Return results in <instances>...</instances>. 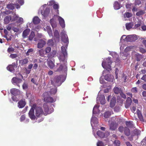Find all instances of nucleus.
I'll list each match as a JSON object with an SVG mask.
<instances>
[{
  "label": "nucleus",
  "mask_w": 146,
  "mask_h": 146,
  "mask_svg": "<svg viewBox=\"0 0 146 146\" xmlns=\"http://www.w3.org/2000/svg\"><path fill=\"white\" fill-rule=\"evenodd\" d=\"M64 77L63 75L57 76H55L53 80H51V83L54 86H59L64 81H61V79Z\"/></svg>",
  "instance_id": "f257e3e1"
},
{
  "label": "nucleus",
  "mask_w": 146,
  "mask_h": 146,
  "mask_svg": "<svg viewBox=\"0 0 146 146\" xmlns=\"http://www.w3.org/2000/svg\"><path fill=\"white\" fill-rule=\"evenodd\" d=\"M111 57H108L102 62V66L103 68L109 71L111 70V65L112 62Z\"/></svg>",
  "instance_id": "f03ea898"
},
{
  "label": "nucleus",
  "mask_w": 146,
  "mask_h": 146,
  "mask_svg": "<svg viewBox=\"0 0 146 146\" xmlns=\"http://www.w3.org/2000/svg\"><path fill=\"white\" fill-rule=\"evenodd\" d=\"M59 64V66L56 71L60 72H65L67 70V64H65V63L62 64L60 63V64H57L58 65Z\"/></svg>",
  "instance_id": "7ed1b4c3"
},
{
  "label": "nucleus",
  "mask_w": 146,
  "mask_h": 146,
  "mask_svg": "<svg viewBox=\"0 0 146 146\" xmlns=\"http://www.w3.org/2000/svg\"><path fill=\"white\" fill-rule=\"evenodd\" d=\"M23 81L22 79L19 78L17 76L13 77L11 79L12 83L16 85L19 87H20L19 84L21 83Z\"/></svg>",
  "instance_id": "20e7f679"
},
{
  "label": "nucleus",
  "mask_w": 146,
  "mask_h": 146,
  "mask_svg": "<svg viewBox=\"0 0 146 146\" xmlns=\"http://www.w3.org/2000/svg\"><path fill=\"white\" fill-rule=\"evenodd\" d=\"M43 108L44 110V113L45 116L50 114L54 111V109L53 108H52V110H49L48 106L46 104H44L43 105Z\"/></svg>",
  "instance_id": "39448f33"
},
{
  "label": "nucleus",
  "mask_w": 146,
  "mask_h": 146,
  "mask_svg": "<svg viewBox=\"0 0 146 146\" xmlns=\"http://www.w3.org/2000/svg\"><path fill=\"white\" fill-rule=\"evenodd\" d=\"M35 115L37 117H41L42 115H44L43 110L40 107H37L35 109Z\"/></svg>",
  "instance_id": "423d86ee"
},
{
  "label": "nucleus",
  "mask_w": 146,
  "mask_h": 146,
  "mask_svg": "<svg viewBox=\"0 0 146 146\" xmlns=\"http://www.w3.org/2000/svg\"><path fill=\"white\" fill-rule=\"evenodd\" d=\"M36 107V105L33 104L32 107L30 109L29 113V117L32 120H35L36 118V116L34 114V109L33 108H35Z\"/></svg>",
  "instance_id": "0eeeda50"
},
{
  "label": "nucleus",
  "mask_w": 146,
  "mask_h": 146,
  "mask_svg": "<svg viewBox=\"0 0 146 146\" xmlns=\"http://www.w3.org/2000/svg\"><path fill=\"white\" fill-rule=\"evenodd\" d=\"M97 134L99 137L100 138H103L108 137L109 135V133L108 132L104 133L101 131L98 130L97 132Z\"/></svg>",
  "instance_id": "6e6552de"
},
{
  "label": "nucleus",
  "mask_w": 146,
  "mask_h": 146,
  "mask_svg": "<svg viewBox=\"0 0 146 146\" xmlns=\"http://www.w3.org/2000/svg\"><path fill=\"white\" fill-rule=\"evenodd\" d=\"M67 56V55L66 54H60L58 57L60 63L62 62L63 63L67 64L66 61L65 60V57Z\"/></svg>",
  "instance_id": "1a4fd4ad"
},
{
  "label": "nucleus",
  "mask_w": 146,
  "mask_h": 146,
  "mask_svg": "<svg viewBox=\"0 0 146 146\" xmlns=\"http://www.w3.org/2000/svg\"><path fill=\"white\" fill-rule=\"evenodd\" d=\"M17 67L15 62L12 63L11 64L9 65L7 67V69L11 72H14L15 70V68Z\"/></svg>",
  "instance_id": "9d476101"
},
{
  "label": "nucleus",
  "mask_w": 146,
  "mask_h": 146,
  "mask_svg": "<svg viewBox=\"0 0 146 146\" xmlns=\"http://www.w3.org/2000/svg\"><path fill=\"white\" fill-rule=\"evenodd\" d=\"M46 42L42 39H40L38 40L37 44V47L39 48H41L43 47L46 44Z\"/></svg>",
  "instance_id": "9b49d317"
},
{
  "label": "nucleus",
  "mask_w": 146,
  "mask_h": 146,
  "mask_svg": "<svg viewBox=\"0 0 146 146\" xmlns=\"http://www.w3.org/2000/svg\"><path fill=\"white\" fill-rule=\"evenodd\" d=\"M141 132V131L139 130H137V129H134L133 131V133L131 135V137H130L129 138V139L131 141H132L133 140V136L136 135V136H138L140 134V133Z\"/></svg>",
  "instance_id": "f8f14e48"
},
{
  "label": "nucleus",
  "mask_w": 146,
  "mask_h": 146,
  "mask_svg": "<svg viewBox=\"0 0 146 146\" xmlns=\"http://www.w3.org/2000/svg\"><path fill=\"white\" fill-rule=\"evenodd\" d=\"M118 124L115 121H113L110 124V129L114 131L115 130L117 127Z\"/></svg>",
  "instance_id": "ddd939ff"
},
{
  "label": "nucleus",
  "mask_w": 146,
  "mask_h": 146,
  "mask_svg": "<svg viewBox=\"0 0 146 146\" xmlns=\"http://www.w3.org/2000/svg\"><path fill=\"white\" fill-rule=\"evenodd\" d=\"M61 40L64 43H68V39L67 35L66 34L63 33L61 36Z\"/></svg>",
  "instance_id": "4468645a"
},
{
  "label": "nucleus",
  "mask_w": 146,
  "mask_h": 146,
  "mask_svg": "<svg viewBox=\"0 0 146 146\" xmlns=\"http://www.w3.org/2000/svg\"><path fill=\"white\" fill-rule=\"evenodd\" d=\"M10 92L11 94L14 96L19 95L20 94V91L18 89L16 88L11 89Z\"/></svg>",
  "instance_id": "2eb2a0df"
},
{
  "label": "nucleus",
  "mask_w": 146,
  "mask_h": 146,
  "mask_svg": "<svg viewBox=\"0 0 146 146\" xmlns=\"http://www.w3.org/2000/svg\"><path fill=\"white\" fill-rule=\"evenodd\" d=\"M132 100L130 97H127L125 104V107L126 108H128L131 105L132 103Z\"/></svg>",
  "instance_id": "dca6fc26"
},
{
  "label": "nucleus",
  "mask_w": 146,
  "mask_h": 146,
  "mask_svg": "<svg viewBox=\"0 0 146 146\" xmlns=\"http://www.w3.org/2000/svg\"><path fill=\"white\" fill-rule=\"evenodd\" d=\"M28 58H26L24 59H21L19 61V63L22 66L26 65L29 62Z\"/></svg>",
  "instance_id": "f3484780"
},
{
  "label": "nucleus",
  "mask_w": 146,
  "mask_h": 146,
  "mask_svg": "<svg viewBox=\"0 0 146 146\" xmlns=\"http://www.w3.org/2000/svg\"><path fill=\"white\" fill-rule=\"evenodd\" d=\"M104 78L105 80L108 81H112L113 79V76L112 75L107 74L104 77Z\"/></svg>",
  "instance_id": "a211bd4d"
},
{
  "label": "nucleus",
  "mask_w": 146,
  "mask_h": 146,
  "mask_svg": "<svg viewBox=\"0 0 146 146\" xmlns=\"http://www.w3.org/2000/svg\"><path fill=\"white\" fill-rule=\"evenodd\" d=\"M136 39L132 35H129L126 38V40L127 42H132L135 40Z\"/></svg>",
  "instance_id": "6ab92c4d"
},
{
  "label": "nucleus",
  "mask_w": 146,
  "mask_h": 146,
  "mask_svg": "<svg viewBox=\"0 0 146 146\" xmlns=\"http://www.w3.org/2000/svg\"><path fill=\"white\" fill-rule=\"evenodd\" d=\"M18 107L19 108H23L26 105V102L25 100H22L18 102Z\"/></svg>",
  "instance_id": "aec40b11"
},
{
  "label": "nucleus",
  "mask_w": 146,
  "mask_h": 146,
  "mask_svg": "<svg viewBox=\"0 0 146 146\" xmlns=\"http://www.w3.org/2000/svg\"><path fill=\"white\" fill-rule=\"evenodd\" d=\"M59 23L60 26L64 28L65 26L64 21V19L60 17H59L58 19Z\"/></svg>",
  "instance_id": "412c9836"
},
{
  "label": "nucleus",
  "mask_w": 146,
  "mask_h": 146,
  "mask_svg": "<svg viewBox=\"0 0 146 146\" xmlns=\"http://www.w3.org/2000/svg\"><path fill=\"white\" fill-rule=\"evenodd\" d=\"M137 113L138 117L140 120L142 121H143L144 120L143 116L141 111L139 109H137Z\"/></svg>",
  "instance_id": "4be33fe9"
},
{
  "label": "nucleus",
  "mask_w": 146,
  "mask_h": 146,
  "mask_svg": "<svg viewBox=\"0 0 146 146\" xmlns=\"http://www.w3.org/2000/svg\"><path fill=\"white\" fill-rule=\"evenodd\" d=\"M116 99L115 97L113 96L111 98L110 102V106L111 108L113 107L115 105Z\"/></svg>",
  "instance_id": "5701e85b"
},
{
  "label": "nucleus",
  "mask_w": 146,
  "mask_h": 146,
  "mask_svg": "<svg viewBox=\"0 0 146 146\" xmlns=\"http://www.w3.org/2000/svg\"><path fill=\"white\" fill-rule=\"evenodd\" d=\"M30 31V30L29 29H26L25 30L23 33V38H26L29 34Z\"/></svg>",
  "instance_id": "b1692460"
},
{
  "label": "nucleus",
  "mask_w": 146,
  "mask_h": 146,
  "mask_svg": "<svg viewBox=\"0 0 146 146\" xmlns=\"http://www.w3.org/2000/svg\"><path fill=\"white\" fill-rule=\"evenodd\" d=\"M132 16V14L131 13L129 12H126L124 13L123 15L124 18L125 20H126L127 18H129Z\"/></svg>",
  "instance_id": "393cba45"
},
{
  "label": "nucleus",
  "mask_w": 146,
  "mask_h": 146,
  "mask_svg": "<svg viewBox=\"0 0 146 146\" xmlns=\"http://www.w3.org/2000/svg\"><path fill=\"white\" fill-rule=\"evenodd\" d=\"M44 100V101L47 102L52 103L54 101L53 98L50 96L45 97Z\"/></svg>",
  "instance_id": "a878e982"
},
{
  "label": "nucleus",
  "mask_w": 146,
  "mask_h": 146,
  "mask_svg": "<svg viewBox=\"0 0 146 146\" xmlns=\"http://www.w3.org/2000/svg\"><path fill=\"white\" fill-rule=\"evenodd\" d=\"M113 111H106L104 115V117L105 118H109L112 114H113Z\"/></svg>",
  "instance_id": "bb28decb"
},
{
  "label": "nucleus",
  "mask_w": 146,
  "mask_h": 146,
  "mask_svg": "<svg viewBox=\"0 0 146 146\" xmlns=\"http://www.w3.org/2000/svg\"><path fill=\"white\" fill-rule=\"evenodd\" d=\"M50 22L52 28H55L56 27V21L53 19H50Z\"/></svg>",
  "instance_id": "cd10ccee"
},
{
  "label": "nucleus",
  "mask_w": 146,
  "mask_h": 146,
  "mask_svg": "<svg viewBox=\"0 0 146 146\" xmlns=\"http://www.w3.org/2000/svg\"><path fill=\"white\" fill-rule=\"evenodd\" d=\"M56 53V51H53L52 52L48 54L47 57L49 58H52L55 56Z\"/></svg>",
  "instance_id": "c85d7f7f"
},
{
  "label": "nucleus",
  "mask_w": 146,
  "mask_h": 146,
  "mask_svg": "<svg viewBox=\"0 0 146 146\" xmlns=\"http://www.w3.org/2000/svg\"><path fill=\"white\" fill-rule=\"evenodd\" d=\"M16 5L15 4L10 3L7 5V7L8 9L13 10L14 9Z\"/></svg>",
  "instance_id": "c756f323"
},
{
  "label": "nucleus",
  "mask_w": 146,
  "mask_h": 146,
  "mask_svg": "<svg viewBox=\"0 0 146 146\" xmlns=\"http://www.w3.org/2000/svg\"><path fill=\"white\" fill-rule=\"evenodd\" d=\"M40 20L37 17H35L33 19V22L34 24H38L40 23Z\"/></svg>",
  "instance_id": "7c9ffc66"
},
{
  "label": "nucleus",
  "mask_w": 146,
  "mask_h": 146,
  "mask_svg": "<svg viewBox=\"0 0 146 146\" xmlns=\"http://www.w3.org/2000/svg\"><path fill=\"white\" fill-rule=\"evenodd\" d=\"M133 22L126 23L125 24V27L127 29L129 30L133 26Z\"/></svg>",
  "instance_id": "2f4dec72"
},
{
  "label": "nucleus",
  "mask_w": 146,
  "mask_h": 146,
  "mask_svg": "<svg viewBox=\"0 0 146 146\" xmlns=\"http://www.w3.org/2000/svg\"><path fill=\"white\" fill-rule=\"evenodd\" d=\"M113 7L115 9H119L120 8V4L117 1H115Z\"/></svg>",
  "instance_id": "473e14b6"
},
{
  "label": "nucleus",
  "mask_w": 146,
  "mask_h": 146,
  "mask_svg": "<svg viewBox=\"0 0 146 146\" xmlns=\"http://www.w3.org/2000/svg\"><path fill=\"white\" fill-rule=\"evenodd\" d=\"M113 90L114 93L117 94H120L122 92L120 88L119 89L117 87H115Z\"/></svg>",
  "instance_id": "72a5a7b5"
},
{
  "label": "nucleus",
  "mask_w": 146,
  "mask_h": 146,
  "mask_svg": "<svg viewBox=\"0 0 146 146\" xmlns=\"http://www.w3.org/2000/svg\"><path fill=\"white\" fill-rule=\"evenodd\" d=\"M133 122L132 121H126L125 122V124L127 127L130 128H132L134 127V125L133 123Z\"/></svg>",
  "instance_id": "f704fd0d"
},
{
  "label": "nucleus",
  "mask_w": 146,
  "mask_h": 146,
  "mask_svg": "<svg viewBox=\"0 0 146 146\" xmlns=\"http://www.w3.org/2000/svg\"><path fill=\"white\" fill-rule=\"evenodd\" d=\"M124 133L127 136H129L130 134V130L127 127H125L124 130Z\"/></svg>",
  "instance_id": "c9c22d12"
},
{
  "label": "nucleus",
  "mask_w": 146,
  "mask_h": 146,
  "mask_svg": "<svg viewBox=\"0 0 146 146\" xmlns=\"http://www.w3.org/2000/svg\"><path fill=\"white\" fill-rule=\"evenodd\" d=\"M59 34L57 30H55L54 32V36L56 38L59 40Z\"/></svg>",
  "instance_id": "e433bc0d"
},
{
  "label": "nucleus",
  "mask_w": 146,
  "mask_h": 146,
  "mask_svg": "<svg viewBox=\"0 0 146 146\" xmlns=\"http://www.w3.org/2000/svg\"><path fill=\"white\" fill-rule=\"evenodd\" d=\"M48 65L51 69L53 68L54 64L52 61L50 60L48 62Z\"/></svg>",
  "instance_id": "4c0bfd02"
},
{
  "label": "nucleus",
  "mask_w": 146,
  "mask_h": 146,
  "mask_svg": "<svg viewBox=\"0 0 146 146\" xmlns=\"http://www.w3.org/2000/svg\"><path fill=\"white\" fill-rule=\"evenodd\" d=\"M11 17L6 16L4 19V23L6 24L8 23L9 22L10 20H11Z\"/></svg>",
  "instance_id": "58836bf2"
},
{
  "label": "nucleus",
  "mask_w": 146,
  "mask_h": 146,
  "mask_svg": "<svg viewBox=\"0 0 146 146\" xmlns=\"http://www.w3.org/2000/svg\"><path fill=\"white\" fill-rule=\"evenodd\" d=\"M100 103L102 105H104L105 103L106 100L104 95L102 96V98H100Z\"/></svg>",
  "instance_id": "ea45409f"
},
{
  "label": "nucleus",
  "mask_w": 146,
  "mask_h": 146,
  "mask_svg": "<svg viewBox=\"0 0 146 146\" xmlns=\"http://www.w3.org/2000/svg\"><path fill=\"white\" fill-rule=\"evenodd\" d=\"M35 36V35L34 32L33 31L31 32V33L30 35L29 36V39L31 41L33 39V38Z\"/></svg>",
  "instance_id": "a19ab883"
},
{
  "label": "nucleus",
  "mask_w": 146,
  "mask_h": 146,
  "mask_svg": "<svg viewBox=\"0 0 146 146\" xmlns=\"http://www.w3.org/2000/svg\"><path fill=\"white\" fill-rule=\"evenodd\" d=\"M61 53L60 54L67 55V53L66 51V50L64 46H62L61 47Z\"/></svg>",
  "instance_id": "79ce46f5"
},
{
  "label": "nucleus",
  "mask_w": 146,
  "mask_h": 146,
  "mask_svg": "<svg viewBox=\"0 0 146 146\" xmlns=\"http://www.w3.org/2000/svg\"><path fill=\"white\" fill-rule=\"evenodd\" d=\"M15 49L11 46H10L7 50V52L10 53L11 52H13Z\"/></svg>",
  "instance_id": "37998d69"
},
{
  "label": "nucleus",
  "mask_w": 146,
  "mask_h": 146,
  "mask_svg": "<svg viewBox=\"0 0 146 146\" xmlns=\"http://www.w3.org/2000/svg\"><path fill=\"white\" fill-rule=\"evenodd\" d=\"M14 25V24L13 23H10L8 24L7 26V29L8 31H10L11 30H12L13 27Z\"/></svg>",
  "instance_id": "c03bdc74"
},
{
  "label": "nucleus",
  "mask_w": 146,
  "mask_h": 146,
  "mask_svg": "<svg viewBox=\"0 0 146 146\" xmlns=\"http://www.w3.org/2000/svg\"><path fill=\"white\" fill-rule=\"evenodd\" d=\"M44 49H41L38 51V53L41 56H43L44 55Z\"/></svg>",
  "instance_id": "a18cd8bd"
},
{
  "label": "nucleus",
  "mask_w": 146,
  "mask_h": 146,
  "mask_svg": "<svg viewBox=\"0 0 146 146\" xmlns=\"http://www.w3.org/2000/svg\"><path fill=\"white\" fill-rule=\"evenodd\" d=\"M47 44L49 46H53L54 45L53 40L52 39H49L48 40V41Z\"/></svg>",
  "instance_id": "49530a36"
},
{
  "label": "nucleus",
  "mask_w": 146,
  "mask_h": 146,
  "mask_svg": "<svg viewBox=\"0 0 146 146\" xmlns=\"http://www.w3.org/2000/svg\"><path fill=\"white\" fill-rule=\"evenodd\" d=\"M46 29H49V30L48 31V33L49 36H52V33L51 28L49 26H47L46 27Z\"/></svg>",
  "instance_id": "de8ad7c7"
},
{
  "label": "nucleus",
  "mask_w": 146,
  "mask_h": 146,
  "mask_svg": "<svg viewBox=\"0 0 146 146\" xmlns=\"http://www.w3.org/2000/svg\"><path fill=\"white\" fill-rule=\"evenodd\" d=\"M57 92L56 88H52L50 90V92L51 94H55Z\"/></svg>",
  "instance_id": "09e8293b"
},
{
  "label": "nucleus",
  "mask_w": 146,
  "mask_h": 146,
  "mask_svg": "<svg viewBox=\"0 0 146 146\" xmlns=\"http://www.w3.org/2000/svg\"><path fill=\"white\" fill-rule=\"evenodd\" d=\"M125 129V127H123L122 126H120L118 128V131L121 133L124 131Z\"/></svg>",
  "instance_id": "8fccbe9b"
},
{
  "label": "nucleus",
  "mask_w": 146,
  "mask_h": 146,
  "mask_svg": "<svg viewBox=\"0 0 146 146\" xmlns=\"http://www.w3.org/2000/svg\"><path fill=\"white\" fill-rule=\"evenodd\" d=\"M114 144L115 146H119L120 144V141L118 140H116L114 142Z\"/></svg>",
  "instance_id": "3c124183"
},
{
  "label": "nucleus",
  "mask_w": 146,
  "mask_h": 146,
  "mask_svg": "<svg viewBox=\"0 0 146 146\" xmlns=\"http://www.w3.org/2000/svg\"><path fill=\"white\" fill-rule=\"evenodd\" d=\"M144 12L143 11L141 10L137 12L136 13V15L138 16H139L144 14Z\"/></svg>",
  "instance_id": "603ef678"
},
{
  "label": "nucleus",
  "mask_w": 146,
  "mask_h": 146,
  "mask_svg": "<svg viewBox=\"0 0 146 146\" xmlns=\"http://www.w3.org/2000/svg\"><path fill=\"white\" fill-rule=\"evenodd\" d=\"M51 50V48L50 47H46L45 49L46 54L49 53Z\"/></svg>",
  "instance_id": "864d4df0"
},
{
  "label": "nucleus",
  "mask_w": 146,
  "mask_h": 146,
  "mask_svg": "<svg viewBox=\"0 0 146 146\" xmlns=\"http://www.w3.org/2000/svg\"><path fill=\"white\" fill-rule=\"evenodd\" d=\"M17 56L18 55L17 54H11L9 56V57L12 59L16 58Z\"/></svg>",
  "instance_id": "5fc2aeb1"
},
{
  "label": "nucleus",
  "mask_w": 146,
  "mask_h": 146,
  "mask_svg": "<svg viewBox=\"0 0 146 146\" xmlns=\"http://www.w3.org/2000/svg\"><path fill=\"white\" fill-rule=\"evenodd\" d=\"M50 10L48 8H46L44 11V16H46L48 15L49 12Z\"/></svg>",
  "instance_id": "6e6d98bb"
},
{
  "label": "nucleus",
  "mask_w": 146,
  "mask_h": 146,
  "mask_svg": "<svg viewBox=\"0 0 146 146\" xmlns=\"http://www.w3.org/2000/svg\"><path fill=\"white\" fill-rule=\"evenodd\" d=\"M97 146H104V144L101 141H99L97 144Z\"/></svg>",
  "instance_id": "4d7b16f0"
},
{
  "label": "nucleus",
  "mask_w": 146,
  "mask_h": 146,
  "mask_svg": "<svg viewBox=\"0 0 146 146\" xmlns=\"http://www.w3.org/2000/svg\"><path fill=\"white\" fill-rule=\"evenodd\" d=\"M22 87L23 89L25 90L28 88V85L27 84L24 83Z\"/></svg>",
  "instance_id": "13d9d810"
},
{
  "label": "nucleus",
  "mask_w": 146,
  "mask_h": 146,
  "mask_svg": "<svg viewBox=\"0 0 146 146\" xmlns=\"http://www.w3.org/2000/svg\"><path fill=\"white\" fill-rule=\"evenodd\" d=\"M139 51L142 53H145L146 52V50L143 48H140L139 49Z\"/></svg>",
  "instance_id": "bf43d9fd"
},
{
  "label": "nucleus",
  "mask_w": 146,
  "mask_h": 146,
  "mask_svg": "<svg viewBox=\"0 0 146 146\" xmlns=\"http://www.w3.org/2000/svg\"><path fill=\"white\" fill-rule=\"evenodd\" d=\"M127 77V76H125L124 74H122V79L124 82H125L126 81Z\"/></svg>",
  "instance_id": "052dcab7"
},
{
  "label": "nucleus",
  "mask_w": 146,
  "mask_h": 146,
  "mask_svg": "<svg viewBox=\"0 0 146 146\" xmlns=\"http://www.w3.org/2000/svg\"><path fill=\"white\" fill-rule=\"evenodd\" d=\"M131 91L133 93H137V92L136 87L133 88L131 89Z\"/></svg>",
  "instance_id": "680f3d73"
},
{
  "label": "nucleus",
  "mask_w": 146,
  "mask_h": 146,
  "mask_svg": "<svg viewBox=\"0 0 146 146\" xmlns=\"http://www.w3.org/2000/svg\"><path fill=\"white\" fill-rule=\"evenodd\" d=\"M33 51V50L32 48L29 49L27 51V52L26 54V55L27 56H29V53L30 52H32Z\"/></svg>",
  "instance_id": "e2e57ef3"
},
{
  "label": "nucleus",
  "mask_w": 146,
  "mask_h": 146,
  "mask_svg": "<svg viewBox=\"0 0 146 146\" xmlns=\"http://www.w3.org/2000/svg\"><path fill=\"white\" fill-rule=\"evenodd\" d=\"M120 95L122 98L124 99H126V96L125 95L123 94L122 92L120 93Z\"/></svg>",
  "instance_id": "0e129e2a"
},
{
  "label": "nucleus",
  "mask_w": 146,
  "mask_h": 146,
  "mask_svg": "<svg viewBox=\"0 0 146 146\" xmlns=\"http://www.w3.org/2000/svg\"><path fill=\"white\" fill-rule=\"evenodd\" d=\"M137 24H139L140 25H143L144 24L143 22L141 20H138V21L137 22Z\"/></svg>",
  "instance_id": "69168bd1"
},
{
  "label": "nucleus",
  "mask_w": 146,
  "mask_h": 146,
  "mask_svg": "<svg viewBox=\"0 0 146 146\" xmlns=\"http://www.w3.org/2000/svg\"><path fill=\"white\" fill-rule=\"evenodd\" d=\"M12 30L15 32H18L19 31V29L18 28L14 27V25L13 27Z\"/></svg>",
  "instance_id": "338daca9"
},
{
  "label": "nucleus",
  "mask_w": 146,
  "mask_h": 146,
  "mask_svg": "<svg viewBox=\"0 0 146 146\" xmlns=\"http://www.w3.org/2000/svg\"><path fill=\"white\" fill-rule=\"evenodd\" d=\"M141 26V25L139 24H136L134 26V28L135 29H139V28L140 29V27Z\"/></svg>",
  "instance_id": "774afa93"
}]
</instances>
